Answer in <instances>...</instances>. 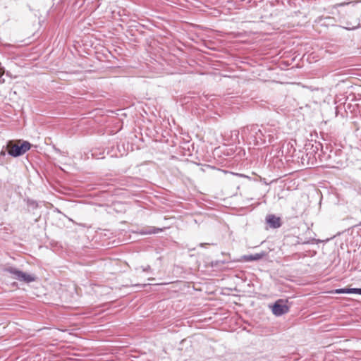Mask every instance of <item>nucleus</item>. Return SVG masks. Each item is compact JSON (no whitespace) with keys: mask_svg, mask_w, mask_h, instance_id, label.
I'll use <instances>...</instances> for the list:
<instances>
[{"mask_svg":"<svg viewBox=\"0 0 361 361\" xmlns=\"http://www.w3.org/2000/svg\"><path fill=\"white\" fill-rule=\"evenodd\" d=\"M266 255L264 252H262L260 253H255L253 255H243L241 257V260L244 262H252V261H258L262 259Z\"/></svg>","mask_w":361,"mask_h":361,"instance_id":"nucleus-10","label":"nucleus"},{"mask_svg":"<svg viewBox=\"0 0 361 361\" xmlns=\"http://www.w3.org/2000/svg\"><path fill=\"white\" fill-rule=\"evenodd\" d=\"M347 293H357V288H347Z\"/></svg>","mask_w":361,"mask_h":361,"instance_id":"nucleus-14","label":"nucleus"},{"mask_svg":"<svg viewBox=\"0 0 361 361\" xmlns=\"http://www.w3.org/2000/svg\"><path fill=\"white\" fill-rule=\"evenodd\" d=\"M266 222L272 228H278L281 226V218L274 214H268L266 216Z\"/></svg>","mask_w":361,"mask_h":361,"instance_id":"nucleus-8","label":"nucleus"},{"mask_svg":"<svg viewBox=\"0 0 361 361\" xmlns=\"http://www.w3.org/2000/svg\"><path fill=\"white\" fill-rule=\"evenodd\" d=\"M31 147V144L27 141H23L20 145H14L13 146L8 145V154L13 157H17L24 154Z\"/></svg>","mask_w":361,"mask_h":361,"instance_id":"nucleus-4","label":"nucleus"},{"mask_svg":"<svg viewBox=\"0 0 361 361\" xmlns=\"http://www.w3.org/2000/svg\"><path fill=\"white\" fill-rule=\"evenodd\" d=\"M85 2V0H61V3L63 6H67V10L71 13L78 11V14L81 13L80 9L84 5Z\"/></svg>","mask_w":361,"mask_h":361,"instance_id":"nucleus-5","label":"nucleus"},{"mask_svg":"<svg viewBox=\"0 0 361 361\" xmlns=\"http://www.w3.org/2000/svg\"><path fill=\"white\" fill-rule=\"evenodd\" d=\"M357 294L361 295V288H357Z\"/></svg>","mask_w":361,"mask_h":361,"instance_id":"nucleus-21","label":"nucleus"},{"mask_svg":"<svg viewBox=\"0 0 361 361\" xmlns=\"http://www.w3.org/2000/svg\"><path fill=\"white\" fill-rule=\"evenodd\" d=\"M281 151L282 156H285L286 158H291L295 156V149L293 147V144L288 142L282 145Z\"/></svg>","mask_w":361,"mask_h":361,"instance_id":"nucleus-9","label":"nucleus"},{"mask_svg":"<svg viewBox=\"0 0 361 361\" xmlns=\"http://www.w3.org/2000/svg\"><path fill=\"white\" fill-rule=\"evenodd\" d=\"M287 300L279 299L272 305H269L272 313L276 317H281L289 312L290 307Z\"/></svg>","mask_w":361,"mask_h":361,"instance_id":"nucleus-3","label":"nucleus"},{"mask_svg":"<svg viewBox=\"0 0 361 361\" xmlns=\"http://www.w3.org/2000/svg\"><path fill=\"white\" fill-rule=\"evenodd\" d=\"M322 145L319 142H315V145H312L311 151L306 153L307 159V167L314 166L317 164V151Z\"/></svg>","mask_w":361,"mask_h":361,"instance_id":"nucleus-7","label":"nucleus"},{"mask_svg":"<svg viewBox=\"0 0 361 361\" xmlns=\"http://www.w3.org/2000/svg\"><path fill=\"white\" fill-rule=\"evenodd\" d=\"M347 288H340V289H336L335 290V293H338V294H341V293H347Z\"/></svg>","mask_w":361,"mask_h":361,"instance_id":"nucleus-15","label":"nucleus"},{"mask_svg":"<svg viewBox=\"0 0 361 361\" xmlns=\"http://www.w3.org/2000/svg\"><path fill=\"white\" fill-rule=\"evenodd\" d=\"M5 271L13 276L15 279L25 283H31L35 281L36 277L34 275L28 274L20 270L17 269L15 267H8Z\"/></svg>","mask_w":361,"mask_h":361,"instance_id":"nucleus-2","label":"nucleus"},{"mask_svg":"<svg viewBox=\"0 0 361 361\" xmlns=\"http://www.w3.org/2000/svg\"><path fill=\"white\" fill-rule=\"evenodd\" d=\"M0 155L4 157L6 155V152L2 149L0 152Z\"/></svg>","mask_w":361,"mask_h":361,"instance_id":"nucleus-19","label":"nucleus"},{"mask_svg":"<svg viewBox=\"0 0 361 361\" xmlns=\"http://www.w3.org/2000/svg\"><path fill=\"white\" fill-rule=\"evenodd\" d=\"M204 244H203V243H200V247H203V246H204Z\"/></svg>","mask_w":361,"mask_h":361,"instance_id":"nucleus-22","label":"nucleus"},{"mask_svg":"<svg viewBox=\"0 0 361 361\" xmlns=\"http://www.w3.org/2000/svg\"><path fill=\"white\" fill-rule=\"evenodd\" d=\"M357 26H353L351 27H346L345 28L347 29V30H354V29L357 28Z\"/></svg>","mask_w":361,"mask_h":361,"instance_id":"nucleus-18","label":"nucleus"},{"mask_svg":"<svg viewBox=\"0 0 361 361\" xmlns=\"http://www.w3.org/2000/svg\"><path fill=\"white\" fill-rule=\"evenodd\" d=\"M154 278H149L148 279L149 281H151V280H154Z\"/></svg>","mask_w":361,"mask_h":361,"instance_id":"nucleus-23","label":"nucleus"},{"mask_svg":"<svg viewBox=\"0 0 361 361\" xmlns=\"http://www.w3.org/2000/svg\"><path fill=\"white\" fill-rule=\"evenodd\" d=\"M135 286H137V287H141V288H144L147 286V284H135L134 285Z\"/></svg>","mask_w":361,"mask_h":361,"instance_id":"nucleus-17","label":"nucleus"},{"mask_svg":"<svg viewBox=\"0 0 361 361\" xmlns=\"http://www.w3.org/2000/svg\"><path fill=\"white\" fill-rule=\"evenodd\" d=\"M140 269H142V271L144 272H149L152 271L151 267L149 265L146 267H140Z\"/></svg>","mask_w":361,"mask_h":361,"instance_id":"nucleus-13","label":"nucleus"},{"mask_svg":"<svg viewBox=\"0 0 361 361\" xmlns=\"http://www.w3.org/2000/svg\"><path fill=\"white\" fill-rule=\"evenodd\" d=\"M29 204L32 205L33 207H36L37 206V203L34 201H29Z\"/></svg>","mask_w":361,"mask_h":361,"instance_id":"nucleus-16","label":"nucleus"},{"mask_svg":"<svg viewBox=\"0 0 361 361\" xmlns=\"http://www.w3.org/2000/svg\"><path fill=\"white\" fill-rule=\"evenodd\" d=\"M307 158L306 157V154L305 155H302V157H301V163L305 167H307Z\"/></svg>","mask_w":361,"mask_h":361,"instance_id":"nucleus-12","label":"nucleus"},{"mask_svg":"<svg viewBox=\"0 0 361 361\" xmlns=\"http://www.w3.org/2000/svg\"><path fill=\"white\" fill-rule=\"evenodd\" d=\"M239 134H240L242 140L249 145L256 146L265 144L262 130L259 128L258 125L252 124L245 126L238 131L237 135Z\"/></svg>","mask_w":361,"mask_h":361,"instance_id":"nucleus-1","label":"nucleus"},{"mask_svg":"<svg viewBox=\"0 0 361 361\" xmlns=\"http://www.w3.org/2000/svg\"><path fill=\"white\" fill-rule=\"evenodd\" d=\"M162 229L161 228H155V227H148V228H142L140 231V233L142 234H155V233H157L160 231H161Z\"/></svg>","mask_w":361,"mask_h":361,"instance_id":"nucleus-11","label":"nucleus"},{"mask_svg":"<svg viewBox=\"0 0 361 361\" xmlns=\"http://www.w3.org/2000/svg\"><path fill=\"white\" fill-rule=\"evenodd\" d=\"M99 4H97L94 8L92 9V11H95L97 8H99Z\"/></svg>","mask_w":361,"mask_h":361,"instance_id":"nucleus-20","label":"nucleus"},{"mask_svg":"<svg viewBox=\"0 0 361 361\" xmlns=\"http://www.w3.org/2000/svg\"><path fill=\"white\" fill-rule=\"evenodd\" d=\"M262 130L263 137L265 138V143L267 141L269 143H271L278 138V130L274 126H263Z\"/></svg>","mask_w":361,"mask_h":361,"instance_id":"nucleus-6","label":"nucleus"}]
</instances>
